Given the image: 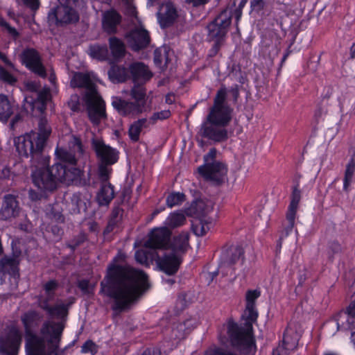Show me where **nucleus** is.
<instances>
[{
  "label": "nucleus",
  "instance_id": "f3484780",
  "mask_svg": "<svg viewBox=\"0 0 355 355\" xmlns=\"http://www.w3.org/2000/svg\"><path fill=\"white\" fill-rule=\"evenodd\" d=\"M19 261L16 256L5 257L0 263V284L6 282L8 278L12 284H16L19 277L17 266Z\"/></svg>",
  "mask_w": 355,
  "mask_h": 355
},
{
  "label": "nucleus",
  "instance_id": "2eb2a0df",
  "mask_svg": "<svg viewBox=\"0 0 355 355\" xmlns=\"http://www.w3.org/2000/svg\"><path fill=\"white\" fill-rule=\"evenodd\" d=\"M171 232L166 227H157L151 230L148 234V238L145 242V246L154 249L168 250V239Z\"/></svg>",
  "mask_w": 355,
  "mask_h": 355
},
{
  "label": "nucleus",
  "instance_id": "603ef678",
  "mask_svg": "<svg viewBox=\"0 0 355 355\" xmlns=\"http://www.w3.org/2000/svg\"><path fill=\"white\" fill-rule=\"evenodd\" d=\"M25 4L31 8L33 10H36L39 8L40 3L38 0H23Z\"/></svg>",
  "mask_w": 355,
  "mask_h": 355
},
{
  "label": "nucleus",
  "instance_id": "09e8293b",
  "mask_svg": "<svg viewBox=\"0 0 355 355\" xmlns=\"http://www.w3.org/2000/svg\"><path fill=\"white\" fill-rule=\"evenodd\" d=\"M170 115L171 112L169 110H162L161 112L155 113L152 116V119L154 121L158 119L162 120L168 118Z\"/></svg>",
  "mask_w": 355,
  "mask_h": 355
},
{
  "label": "nucleus",
  "instance_id": "774afa93",
  "mask_svg": "<svg viewBox=\"0 0 355 355\" xmlns=\"http://www.w3.org/2000/svg\"><path fill=\"white\" fill-rule=\"evenodd\" d=\"M246 2H247V0H243V1L241 2V3H240V8L243 7V6L245 5Z\"/></svg>",
  "mask_w": 355,
  "mask_h": 355
},
{
  "label": "nucleus",
  "instance_id": "4c0bfd02",
  "mask_svg": "<svg viewBox=\"0 0 355 355\" xmlns=\"http://www.w3.org/2000/svg\"><path fill=\"white\" fill-rule=\"evenodd\" d=\"M184 201V195L180 193H172L166 198V205L172 208L181 205Z\"/></svg>",
  "mask_w": 355,
  "mask_h": 355
},
{
  "label": "nucleus",
  "instance_id": "79ce46f5",
  "mask_svg": "<svg viewBox=\"0 0 355 355\" xmlns=\"http://www.w3.org/2000/svg\"><path fill=\"white\" fill-rule=\"evenodd\" d=\"M109 164H101L98 168V173L101 179L105 182H107V180L109 178V175L111 173V168L108 166Z\"/></svg>",
  "mask_w": 355,
  "mask_h": 355
},
{
  "label": "nucleus",
  "instance_id": "7ed1b4c3",
  "mask_svg": "<svg viewBox=\"0 0 355 355\" xmlns=\"http://www.w3.org/2000/svg\"><path fill=\"white\" fill-rule=\"evenodd\" d=\"M40 319L41 316L35 311H28L21 317L26 334V355H59L57 349L64 329L62 323H44L41 336L37 337L33 334L32 331Z\"/></svg>",
  "mask_w": 355,
  "mask_h": 355
},
{
  "label": "nucleus",
  "instance_id": "423d86ee",
  "mask_svg": "<svg viewBox=\"0 0 355 355\" xmlns=\"http://www.w3.org/2000/svg\"><path fill=\"white\" fill-rule=\"evenodd\" d=\"M257 315L255 306L246 305L242 315L246 321V329L241 331L238 325L233 322H229L227 324V334L232 344L245 353L255 350V342L252 333V323L256 321Z\"/></svg>",
  "mask_w": 355,
  "mask_h": 355
},
{
  "label": "nucleus",
  "instance_id": "ddd939ff",
  "mask_svg": "<svg viewBox=\"0 0 355 355\" xmlns=\"http://www.w3.org/2000/svg\"><path fill=\"white\" fill-rule=\"evenodd\" d=\"M231 23L230 12L227 10L223 11L215 20L207 26L208 38L216 44L223 40L227 33V28Z\"/></svg>",
  "mask_w": 355,
  "mask_h": 355
},
{
  "label": "nucleus",
  "instance_id": "a18cd8bd",
  "mask_svg": "<svg viewBox=\"0 0 355 355\" xmlns=\"http://www.w3.org/2000/svg\"><path fill=\"white\" fill-rule=\"evenodd\" d=\"M300 191L297 188H294L292 193L291 200L289 206L298 208V204L300 202Z\"/></svg>",
  "mask_w": 355,
  "mask_h": 355
},
{
  "label": "nucleus",
  "instance_id": "8fccbe9b",
  "mask_svg": "<svg viewBox=\"0 0 355 355\" xmlns=\"http://www.w3.org/2000/svg\"><path fill=\"white\" fill-rule=\"evenodd\" d=\"M205 355H232V354L225 353L218 348H209L205 352Z\"/></svg>",
  "mask_w": 355,
  "mask_h": 355
},
{
  "label": "nucleus",
  "instance_id": "f257e3e1",
  "mask_svg": "<svg viewBox=\"0 0 355 355\" xmlns=\"http://www.w3.org/2000/svg\"><path fill=\"white\" fill-rule=\"evenodd\" d=\"M51 129L46 121L42 119L39 132H31L15 139L16 150L21 157H32V179L34 184L41 190L52 191L58 182L69 184L77 180L81 171L75 166L74 155L67 149L58 148L55 155L58 162L48 168L49 159L41 155Z\"/></svg>",
  "mask_w": 355,
  "mask_h": 355
},
{
  "label": "nucleus",
  "instance_id": "7c9ffc66",
  "mask_svg": "<svg viewBox=\"0 0 355 355\" xmlns=\"http://www.w3.org/2000/svg\"><path fill=\"white\" fill-rule=\"evenodd\" d=\"M109 78L113 83L123 82L126 80L128 74L124 67L113 66L108 72Z\"/></svg>",
  "mask_w": 355,
  "mask_h": 355
},
{
  "label": "nucleus",
  "instance_id": "39448f33",
  "mask_svg": "<svg viewBox=\"0 0 355 355\" xmlns=\"http://www.w3.org/2000/svg\"><path fill=\"white\" fill-rule=\"evenodd\" d=\"M94 77L89 73H75L71 80L73 87H85L86 89L85 100L87 105L88 114L90 120L94 124L105 116V103L97 93L94 84Z\"/></svg>",
  "mask_w": 355,
  "mask_h": 355
},
{
  "label": "nucleus",
  "instance_id": "f8f14e48",
  "mask_svg": "<svg viewBox=\"0 0 355 355\" xmlns=\"http://www.w3.org/2000/svg\"><path fill=\"white\" fill-rule=\"evenodd\" d=\"M127 12L135 20V26L126 35L127 42L132 50L138 51L147 46L150 42V36L138 19L135 7L132 3L128 4Z\"/></svg>",
  "mask_w": 355,
  "mask_h": 355
},
{
  "label": "nucleus",
  "instance_id": "4d7b16f0",
  "mask_svg": "<svg viewBox=\"0 0 355 355\" xmlns=\"http://www.w3.org/2000/svg\"><path fill=\"white\" fill-rule=\"evenodd\" d=\"M189 3H192L194 6H200L207 3L208 0H187Z\"/></svg>",
  "mask_w": 355,
  "mask_h": 355
},
{
  "label": "nucleus",
  "instance_id": "bb28decb",
  "mask_svg": "<svg viewBox=\"0 0 355 355\" xmlns=\"http://www.w3.org/2000/svg\"><path fill=\"white\" fill-rule=\"evenodd\" d=\"M157 255L156 250L146 248L144 244L142 249L136 251L135 259L141 264L148 266L153 261L156 260Z\"/></svg>",
  "mask_w": 355,
  "mask_h": 355
},
{
  "label": "nucleus",
  "instance_id": "49530a36",
  "mask_svg": "<svg viewBox=\"0 0 355 355\" xmlns=\"http://www.w3.org/2000/svg\"><path fill=\"white\" fill-rule=\"evenodd\" d=\"M259 296V293L256 291H249L246 293V305L255 306V301Z\"/></svg>",
  "mask_w": 355,
  "mask_h": 355
},
{
  "label": "nucleus",
  "instance_id": "6e6552de",
  "mask_svg": "<svg viewBox=\"0 0 355 355\" xmlns=\"http://www.w3.org/2000/svg\"><path fill=\"white\" fill-rule=\"evenodd\" d=\"M132 97L135 103H128L119 97L114 96L112 98V105L122 115H135L149 109L150 106L145 93L141 87L132 89Z\"/></svg>",
  "mask_w": 355,
  "mask_h": 355
},
{
  "label": "nucleus",
  "instance_id": "dca6fc26",
  "mask_svg": "<svg viewBox=\"0 0 355 355\" xmlns=\"http://www.w3.org/2000/svg\"><path fill=\"white\" fill-rule=\"evenodd\" d=\"M155 261L161 270L167 275H171L178 271L181 259L179 254L169 250H166L162 257L157 255Z\"/></svg>",
  "mask_w": 355,
  "mask_h": 355
},
{
  "label": "nucleus",
  "instance_id": "6e6d98bb",
  "mask_svg": "<svg viewBox=\"0 0 355 355\" xmlns=\"http://www.w3.org/2000/svg\"><path fill=\"white\" fill-rule=\"evenodd\" d=\"M79 287L81 290L87 292L89 290V282L87 280H82L79 282Z\"/></svg>",
  "mask_w": 355,
  "mask_h": 355
},
{
  "label": "nucleus",
  "instance_id": "052dcab7",
  "mask_svg": "<svg viewBox=\"0 0 355 355\" xmlns=\"http://www.w3.org/2000/svg\"><path fill=\"white\" fill-rule=\"evenodd\" d=\"M175 101V96L171 94H168L166 96V103L168 104H171Z\"/></svg>",
  "mask_w": 355,
  "mask_h": 355
},
{
  "label": "nucleus",
  "instance_id": "4be33fe9",
  "mask_svg": "<svg viewBox=\"0 0 355 355\" xmlns=\"http://www.w3.org/2000/svg\"><path fill=\"white\" fill-rule=\"evenodd\" d=\"M19 212L18 202L15 197L12 195L6 196L0 211V218L3 220L10 219L16 217Z\"/></svg>",
  "mask_w": 355,
  "mask_h": 355
},
{
  "label": "nucleus",
  "instance_id": "69168bd1",
  "mask_svg": "<svg viewBox=\"0 0 355 355\" xmlns=\"http://www.w3.org/2000/svg\"><path fill=\"white\" fill-rule=\"evenodd\" d=\"M0 60H3L5 62H7V59L6 56L0 52Z\"/></svg>",
  "mask_w": 355,
  "mask_h": 355
},
{
  "label": "nucleus",
  "instance_id": "864d4df0",
  "mask_svg": "<svg viewBox=\"0 0 355 355\" xmlns=\"http://www.w3.org/2000/svg\"><path fill=\"white\" fill-rule=\"evenodd\" d=\"M347 310L353 318H355V300L349 304Z\"/></svg>",
  "mask_w": 355,
  "mask_h": 355
},
{
  "label": "nucleus",
  "instance_id": "5fc2aeb1",
  "mask_svg": "<svg viewBox=\"0 0 355 355\" xmlns=\"http://www.w3.org/2000/svg\"><path fill=\"white\" fill-rule=\"evenodd\" d=\"M42 195L41 193H38L33 190H31L29 191V197L33 201L39 200L42 197Z\"/></svg>",
  "mask_w": 355,
  "mask_h": 355
},
{
  "label": "nucleus",
  "instance_id": "393cba45",
  "mask_svg": "<svg viewBox=\"0 0 355 355\" xmlns=\"http://www.w3.org/2000/svg\"><path fill=\"white\" fill-rule=\"evenodd\" d=\"M188 240L189 234L186 232H182L174 238L173 243L168 247V250L180 255L185 252L189 247Z\"/></svg>",
  "mask_w": 355,
  "mask_h": 355
},
{
  "label": "nucleus",
  "instance_id": "72a5a7b5",
  "mask_svg": "<svg viewBox=\"0 0 355 355\" xmlns=\"http://www.w3.org/2000/svg\"><path fill=\"white\" fill-rule=\"evenodd\" d=\"M88 53L91 58L99 60H105L108 56V51L105 46H91L89 49Z\"/></svg>",
  "mask_w": 355,
  "mask_h": 355
},
{
  "label": "nucleus",
  "instance_id": "b1692460",
  "mask_svg": "<svg viewBox=\"0 0 355 355\" xmlns=\"http://www.w3.org/2000/svg\"><path fill=\"white\" fill-rule=\"evenodd\" d=\"M120 15L114 10H110L103 15V28L107 33H114L121 21Z\"/></svg>",
  "mask_w": 355,
  "mask_h": 355
},
{
  "label": "nucleus",
  "instance_id": "bf43d9fd",
  "mask_svg": "<svg viewBox=\"0 0 355 355\" xmlns=\"http://www.w3.org/2000/svg\"><path fill=\"white\" fill-rule=\"evenodd\" d=\"M82 147L81 144L77 138L73 139V150H79L81 151Z\"/></svg>",
  "mask_w": 355,
  "mask_h": 355
},
{
  "label": "nucleus",
  "instance_id": "cd10ccee",
  "mask_svg": "<svg viewBox=\"0 0 355 355\" xmlns=\"http://www.w3.org/2000/svg\"><path fill=\"white\" fill-rule=\"evenodd\" d=\"M14 113V105L8 98L0 94V121L6 123Z\"/></svg>",
  "mask_w": 355,
  "mask_h": 355
},
{
  "label": "nucleus",
  "instance_id": "37998d69",
  "mask_svg": "<svg viewBox=\"0 0 355 355\" xmlns=\"http://www.w3.org/2000/svg\"><path fill=\"white\" fill-rule=\"evenodd\" d=\"M0 79L9 83L13 84L16 82L15 78L6 69L0 67Z\"/></svg>",
  "mask_w": 355,
  "mask_h": 355
},
{
  "label": "nucleus",
  "instance_id": "338daca9",
  "mask_svg": "<svg viewBox=\"0 0 355 355\" xmlns=\"http://www.w3.org/2000/svg\"><path fill=\"white\" fill-rule=\"evenodd\" d=\"M236 253L239 254V257L243 255V251L241 249L239 248L236 250Z\"/></svg>",
  "mask_w": 355,
  "mask_h": 355
},
{
  "label": "nucleus",
  "instance_id": "c756f323",
  "mask_svg": "<svg viewBox=\"0 0 355 355\" xmlns=\"http://www.w3.org/2000/svg\"><path fill=\"white\" fill-rule=\"evenodd\" d=\"M186 220L184 214L181 211H175L171 213L166 219L165 227L168 228H175L182 225Z\"/></svg>",
  "mask_w": 355,
  "mask_h": 355
},
{
  "label": "nucleus",
  "instance_id": "ea45409f",
  "mask_svg": "<svg viewBox=\"0 0 355 355\" xmlns=\"http://www.w3.org/2000/svg\"><path fill=\"white\" fill-rule=\"evenodd\" d=\"M214 207L212 201L209 200H200L196 202V209L200 214H208Z\"/></svg>",
  "mask_w": 355,
  "mask_h": 355
},
{
  "label": "nucleus",
  "instance_id": "6ab92c4d",
  "mask_svg": "<svg viewBox=\"0 0 355 355\" xmlns=\"http://www.w3.org/2000/svg\"><path fill=\"white\" fill-rule=\"evenodd\" d=\"M157 16L160 26L165 28L173 24L178 15L173 3L170 1H166L159 6Z\"/></svg>",
  "mask_w": 355,
  "mask_h": 355
},
{
  "label": "nucleus",
  "instance_id": "e2e57ef3",
  "mask_svg": "<svg viewBox=\"0 0 355 355\" xmlns=\"http://www.w3.org/2000/svg\"><path fill=\"white\" fill-rule=\"evenodd\" d=\"M350 338H351V342L352 343L353 345L355 347V330L352 332Z\"/></svg>",
  "mask_w": 355,
  "mask_h": 355
},
{
  "label": "nucleus",
  "instance_id": "c85d7f7f",
  "mask_svg": "<svg viewBox=\"0 0 355 355\" xmlns=\"http://www.w3.org/2000/svg\"><path fill=\"white\" fill-rule=\"evenodd\" d=\"M214 226V220L209 218H203L193 224V230L196 235L202 236L207 233Z\"/></svg>",
  "mask_w": 355,
  "mask_h": 355
},
{
  "label": "nucleus",
  "instance_id": "5701e85b",
  "mask_svg": "<svg viewBox=\"0 0 355 355\" xmlns=\"http://www.w3.org/2000/svg\"><path fill=\"white\" fill-rule=\"evenodd\" d=\"M130 70L134 82L138 84L144 83L152 76L148 68L142 63L132 64Z\"/></svg>",
  "mask_w": 355,
  "mask_h": 355
},
{
  "label": "nucleus",
  "instance_id": "412c9836",
  "mask_svg": "<svg viewBox=\"0 0 355 355\" xmlns=\"http://www.w3.org/2000/svg\"><path fill=\"white\" fill-rule=\"evenodd\" d=\"M22 62L34 73L41 77L46 76V71L37 51L33 49L24 51L21 55Z\"/></svg>",
  "mask_w": 355,
  "mask_h": 355
},
{
  "label": "nucleus",
  "instance_id": "20e7f679",
  "mask_svg": "<svg viewBox=\"0 0 355 355\" xmlns=\"http://www.w3.org/2000/svg\"><path fill=\"white\" fill-rule=\"evenodd\" d=\"M226 98L227 89L223 87L218 91L207 122L201 129L205 137L216 141L227 139V132L224 128L232 119V110L225 103Z\"/></svg>",
  "mask_w": 355,
  "mask_h": 355
},
{
  "label": "nucleus",
  "instance_id": "473e14b6",
  "mask_svg": "<svg viewBox=\"0 0 355 355\" xmlns=\"http://www.w3.org/2000/svg\"><path fill=\"white\" fill-rule=\"evenodd\" d=\"M110 47L114 58H119L125 55V46L119 39L111 37L110 39Z\"/></svg>",
  "mask_w": 355,
  "mask_h": 355
},
{
  "label": "nucleus",
  "instance_id": "4468645a",
  "mask_svg": "<svg viewBox=\"0 0 355 355\" xmlns=\"http://www.w3.org/2000/svg\"><path fill=\"white\" fill-rule=\"evenodd\" d=\"M22 336L16 327L11 328L5 336L0 337V354L17 355L21 343Z\"/></svg>",
  "mask_w": 355,
  "mask_h": 355
},
{
  "label": "nucleus",
  "instance_id": "9d476101",
  "mask_svg": "<svg viewBox=\"0 0 355 355\" xmlns=\"http://www.w3.org/2000/svg\"><path fill=\"white\" fill-rule=\"evenodd\" d=\"M58 284L54 280H51L44 285L43 290L38 298V304L40 308L45 310L47 313L56 318H63L67 314V306L62 302H58L55 306H51L50 302L55 297V291Z\"/></svg>",
  "mask_w": 355,
  "mask_h": 355
},
{
  "label": "nucleus",
  "instance_id": "58836bf2",
  "mask_svg": "<svg viewBox=\"0 0 355 355\" xmlns=\"http://www.w3.org/2000/svg\"><path fill=\"white\" fill-rule=\"evenodd\" d=\"M297 211V207H293L291 206L288 207V209L286 214V219L288 221V225L286 230V236L289 234V233L292 231L294 227Z\"/></svg>",
  "mask_w": 355,
  "mask_h": 355
},
{
  "label": "nucleus",
  "instance_id": "c9c22d12",
  "mask_svg": "<svg viewBox=\"0 0 355 355\" xmlns=\"http://www.w3.org/2000/svg\"><path fill=\"white\" fill-rule=\"evenodd\" d=\"M169 53L170 52L166 51V49L163 51L162 49L155 50L154 57L155 64L159 65L161 68L166 67L168 63Z\"/></svg>",
  "mask_w": 355,
  "mask_h": 355
},
{
  "label": "nucleus",
  "instance_id": "9b49d317",
  "mask_svg": "<svg viewBox=\"0 0 355 355\" xmlns=\"http://www.w3.org/2000/svg\"><path fill=\"white\" fill-rule=\"evenodd\" d=\"M26 88L28 92L33 93L31 96H26L24 98V108L27 112L37 110L42 113L46 109L48 101L51 99L49 89L44 88L39 91L40 85L35 81H28L26 83Z\"/></svg>",
  "mask_w": 355,
  "mask_h": 355
},
{
  "label": "nucleus",
  "instance_id": "0e129e2a",
  "mask_svg": "<svg viewBox=\"0 0 355 355\" xmlns=\"http://www.w3.org/2000/svg\"><path fill=\"white\" fill-rule=\"evenodd\" d=\"M351 55L353 58H355V44L351 47Z\"/></svg>",
  "mask_w": 355,
  "mask_h": 355
},
{
  "label": "nucleus",
  "instance_id": "e433bc0d",
  "mask_svg": "<svg viewBox=\"0 0 355 355\" xmlns=\"http://www.w3.org/2000/svg\"><path fill=\"white\" fill-rule=\"evenodd\" d=\"M146 123L145 119L139 120L132 123L129 128V136L134 141H138L139 135Z\"/></svg>",
  "mask_w": 355,
  "mask_h": 355
},
{
  "label": "nucleus",
  "instance_id": "13d9d810",
  "mask_svg": "<svg viewBox=\"0 0 355 355\" xmlns=\"http://www.w3.org/2000/svg\"><path fill=\"white\" fill-rule=\"evenodd\" d=\"M225 265H221L219 267V272H221L223 274V275H227L228 272H230V275H232V273L233 272V269L231 267H229L227 268V272H225Z\"/></svg>",
  "mask_w": 355,
  "mask_h": 355
},
{
  "label": "nucleus",
  "instance_id": "de8ad7c7",
  "mask_svg": "<svg viewBox=\"0 0 355 355\" xmlns=\"http://www.w3.org/2000/svg\"><path fill=\"white\" fill-rule=\"evenodd\" d=\"M0 26L3 27L12 37H17L18 33L15 28L11 27L2 17H0Z\"/></svg>",
  "mask_w": 355,
  "mask_h": 355
},
{
  "label": "nucleus",
  "instance_id": "0eeeda50",
  "mask_svg": "<svg viewBox=\"0 0 355 355\" xmlns=\"http://www.w3.org/2000/svg\"><path fill=\"white\" fill-rule=\"evenodd\" d=\"M216 156V149L211 148L204 157V165L198 170L205 180L213 184H220L227 180V168L224 163L215 161Z\"/></svg>",
  "mask_w": 355,
  "mask_h": 355
},
{
  "label": "nucleus",
  "instance_id": "a878e982",
  "mask_svg": "<svg viewBox=\"0 0 355 355\" xmlns=\"http://www.w3.org/2000/svg\"><path fill=\"white\" fill-rule=\"evenodd\" d=\"M114 196L113 186L109 182L102 184L96 199L100 205H107Z\"/></svg>",
  "mask_w": 355,
  "mask_h": 355
},
{
  "label": "nucleus",
  "instance_id": "2f4dec72",
  "mask_svg": "<svg viewBox=\"0 0 355 355\" xmlns=\"http://www.w3.org/2000/svg\"><path fill=\"white\" fill-rule=\"evenodd\" d=\"M355 177V162L352 160L349 162L345 169V177L343 180V189L348 191L349 187L354 180Z\"/></svg>",
  "mask_w": 355,
  "mask_h": 355
},
{
  "label": "nucleus",
  "instance_id": "3c124183",
  "mask_svg": "<svg viewBox=\"0 0 355 355\" xmlns=\"http://www.w3.org/2000/svg\"><path fill=\"white\" fill-rule=\"evenodd\" d=\"M264 5L263 0H252L251 1V7L254 11H259Z\"/></svg>",
  "mask_w": 355,
  "mask_h": 355
},
{
  "label": "nucleus",
  "instance_id": "c03bdc74",
  "mask_svg": "<svg viewBox=\"0 0 355 355\" xmlns=\"http://www.w3.org/2000/svg\"><path fill=\"white\" fill-rule=\"evenodd\" d=\"M81 352L83 353H91L93 354L97 352V347L92 341L87 340L82 346Z\"/></svg>",
  "mask_w": 355,
  "mask_h": 355
},
{
  "label": "nucleus",
  "instance_id": "aec40b11",
  "mask_svg": "<svg viewBox=\"0 0 355 355\" xmlns=\"http://www.w3.org/2000/svg\"><path fill=\"white\" fill-rule=\"evenodd\" d=\"M93 145L101 164H114L118 160V152L114 148L105 145L100 140H94Z\"/></svg>",
  "mask_w": 355,
  "mask_h": 355
},
{
  "label": "nucleus",
  "instance_id": "1a4fd4ad",
  "mask_svg": "<svg viewBox=\"0 0 355 355\" xmlns=\"http://www.w3.org/2000/svg\"><path fill=\"white\" fill-rule=\"evenodd\" d=\"M60 5L52 9L48 15L50 25H62L76 22L78 14L76 10L80 0H58Z\"/></svg>",
  "mask_w": 355,
  "mask_h": 355
},
{
  "label": "nucleus",
  "instance_id": "a19ab883",
  "mask_svg": "<svg viewBox=\"0 0 355 355\" xmlns=\"http://www.w3.org/2000/svg\"><path fill=\"white\" fill-rule=\"evenodd\" d=\"M191 323V320H188L186 323L179 324L174 329L173 331L175 333V337L180 338L184 336L186 331L187 330V326H189Z\"/></svg>",
  "mask_w": 355,
  "mask_h": 355
},
{
  "label": "nucleus",
  "instance_id": "f03ea898",
  "mask_svg": "<svg viewBox=\"0 0 355 355\" xmlns=\"http://www.w3.org/2000/svg\"><path fill=\"white\" fill-rule=\"evenodd\" d=\"M125 254L119 252L101 282V292L114 301L113 309L121 310L136 300L148 286L147 275L123 264Z\"/></svg>",
  "mask_w": 355,
  "mask_h": 355
},
{
  "label": "nucleus",
  "instance_id": "680f3d73",
  "mask_svg": "<svg viewBox=\"0 0 355 355\" xmlns=\"http://www.w3.org/2000/svg\"><path fill=\"white\" fill-rule=\"evenodd\" d=\"M160 0H148L147 5L148 6H153L157 3H158Z\"/></svg>",
  "mask_w": 355,
  "mask_h": 355
},
{
  "label": "nucleus",
  "instance_id": "f704fd0d",
  "mask_svg": "<svg viewBox=\"0 0 355 355\" xmlns=\"http://www.w3.org/2000/svg\"><path fill=\"white\" fill-rule=\"evenodd\" d=\"M296 346V342L288 343V338L287 334L284 336L283 344L279 345L274 351L273 355H288V350H291Z\"/></svg>",
  "mask_w": 355,
  "mask_h": 355
},
{
  "label": "nucleus",
  "instance_id": "a211bd4d",
  "mask_svg": "<svg viewBox=\"0 0 355 355\" xmlns=\"http://www.w3.org/2000/svg\"><path fill=\"white\" fill-rule=\"evenodd\" d=\"M353 320L347 310L341 311L327 322L325 329L329 331L331 336H334L338 331L349 329L354 322Z\"/></svg>",
  "mask_w": 355,
  "mask_h": 355
}]
</instances>
